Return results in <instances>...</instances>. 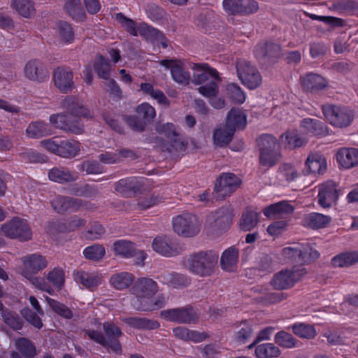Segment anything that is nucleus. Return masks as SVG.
<instances>
[{
    "mask_svg": "<svg viewBox=\"0 0 358 358\" xmlns=\"http://www.w3.org/2000/svg\"><path fill=\"white\" fill-rule=\"evenodd\" d=\"M157 292V285L153 280L145 278L138 279L133 287V293L136 298L133 306L143 310L160 308L165 303L166 299L161 297L153 303L152 297Z\"/></svg>",
    "mask_w": 358,
    "mask_h": 358,
    "instance_id": "f257e3e1",
    "label": "nucleus"
},
{
    "mask_svg": "<svg viewBox=\"0 0 358 358\" xmlns=\"http://www.w3.org/2000/svg\"><path fill=\"white\" fill-rule=\"evenodd\" d=\"M173 231L182 237H193L197 235L202 227V222L194 214L184 213L172 219Z\"/></svg>",
    "mask_w": 358,
    "mask_h": 358,
    "instance_id": "f03ea898",
    "label": "nucleus"
},
{
    "mask_svg": "<svg viewBox=\"0 0 358 358\" xmlns=\"http://www.w3.org/2000/svg\"><path fill=\"white\" fill-rule=\"evenodd\" d=\"M283 259L292 263L305 264L319 258L320 253L309 245H294L282 250Z\"/></svg>",
    "mask_w": 358,
    "mask_h": 358,
    "instance_id": "7ed1b4c3",
    "label": "nucleus"
},
{
    "mask_svg": "<svg viewBox=\"0 0 358 358\" xmlns=\"http://www.w3.org/2000/svg\"><path fill=\"white\" fill-rule=\"evenodd\" d=\"M236 73L243 85L250 90L258 88L262 83V76L250 62L240 59L236 64Z\"/></svg>",
    "mask_w": 358,
    "mask_h": 358,
    "instance_id": "20e7f679",
    "label": "nucleus"
},
{
    "mask_svg": "<svg viewBox=\"0 0 358 358\" xmlns=\"http://www.w3.org/2000/svg\"><path fill=\"white\" fill-rule=\"evenodd\" d=\"M322 110L327 120L335 127H346L353 119L352 111L343 106L327 105Z\"/></svg>",
    "mask_w": 358,
    "mask_h": 358,
    "instance_id": "39448f33",
    "label": "nucleus"
},
{
    "mask_svg": "<svg viewBox=\"0 0 358 358\" xmlns=\"http://www.w3.org/2000/svg\"><path fill=\"white\" fill-rule=\"evenodd\" d=\"M1 234L10 238L24 241L31 239L32 235L27 222L18 217L13 218L1 225Z\"/></svg>",
    "mask_w": 358,
    "mask_h": 358,
    "instance_id": "423d86ee",
    "label": "nucleus"
},
{
    "mask_svg": "<svg viewBox=\"0 0 358 358\" xmlns=\"http://www.w3.org/2000/svg\"><path fill=\"white\" fill-rule=\"evenodd\" d=\"M116 20L131 35L137 36L139 34L145 37L154 36L156 40L161 42L163 47H166V43L164 41L162 34L156 29L150 27L146 24H141L136 27L134 21L127 18L121 13L116 15Z\"/></svg>",
    "mask_w": 358,
    "mask_h": 358,
    "instance_id": "0eeeda50",
    "label": "nucleus"
},
{
    "mask_svg": "<svg viewBox=\"0 0 358 358\" xmlns=\"http://www.w3.org/2000/svg\"><path fill=\"white\" fill-rule=\"evenodd\" d=\"M217 259L206 253L201 252L191 256L187 262L188 269L199 275H208L213 271Z\"/></svg>",
    "mask_w": 358,
    "mask_h": 358,
    "instance_id": "6e6552de",
    "label": "nucleus"
},
{
    "mask_svg": "<svg viewBox=\"0 0 358 358\" xmlns=\"http://www.w3.org/2000/svg\"><path fill=\"white\" fill-rule=\"evenodd\" d=\"M306 273L303 268H297L294 270L284 269L276 273L271 285L276 289H285L292 287Z\"/></svg>",
    "mask_w": 358,
    "mask_h": 358,
    "instance_id": "1a4fd4ad",
    "label": "nucleus"
},
{
    "mask_svg": "<svg viewBox=\"0 0 358 358\" xmlns=\"http://www.w3.org/2000/svg\"><path fill=\"white\" fill-rule=\"evenodd\" d=\"M103 329L108 337V341H106L101 334L95 331L88 330L87 334L91 339L103 346H108L115 352H119L121 350V347L115 338L121 335L120 329L113 324L110 323H105Z\"/></svg>",
    "mask_w": 358,
    "mask_h": 358,
    "instance_id": "9d476101",
    "label": "nucleus"
},
{
    "mask_svg": "<svg viewBox=\"0 0 358 358\" xmlns=\"http://www.w3.org/2000/svg\"><path fill=\"white\" fill-rule=\"evenodd\" d=\"M262 144L260 163L265 166L274 165L280 158L276 140L272 136H264L260 138Z\"/></svg>",
    "mask_w": 358,
    "mask_h": 358,
    "instance_id": "9b49d317",
    "label": "nucleus"
},
{
    "mask_svg": "<svg viewBox=\"0 0 358 358\" xmlns=\"http://www.w3.org/2000/svg\"><path fill=\"white\" fill-rule=\"evenodd\" d=\"M327 169L326 157L317 152L310 153L306 161L303 172L305 175H322Z\"/></svg>",
    "mask_w": 358,
    "mask_h": 358,
    "instance_id": "f8f14e48",
    "label": "nucleus"
},
{
    "mask_svg": "<svg viewBox=\"0 0 358 358\" xmlns=\"http://www.w3.org/2000/svg\"><path fill=\"white\" fill-rule=\"evenodd\" d=\"M335 157L338 167L341 169L348 170L358 166V148H341L336 150Z\"/></svg>",
    "mask_w": 358,
    "mask_h": 358,
    "instance_id": "ddd939ff",
    "label": "nucleus"
},
{
    "mask_svg": "<svg viewBox=\"0 0 358 358\" xmlns=\"http://www.w3.org/2000/svg\"><path fill=\"white\" fill-rule=\"evenodd\" d=\"M219 80L211 79L209 82L202 85L198 89L199 92L209 100L210 104L215 108L219 109L224 107V100L219 96Z\"/></svg>",
    "mask_w": 358,
    "mask_h": 358,
    "instance_id": "4468645a",
    "label": "nucleus"
},
{
    "mask_svg": "<svg viewBox=\"0 0 358 358\" xmlns=\"http://www.w3.org/2000/svg\"><path fill=\"white\" fill-rule=\"evenodd\" d=\"M318 202L323 208H329L338 199L337 185L333 181H327L318 186Z\"/></svg>",
    "mask_w": 358,
    "mask_h": 358,
    "instance_id": "2eb2a0df",
    "label": "nucleus"
},
{
    "mask_svg": "<svg viewBox=\"0 0 358 358\" xmlns=\"http://www.w3.org/2000/svg\"><path fill=\"white\" fill-rule=\"evenodd\" d=\"M158 132L166 137L170 143V146H167L166 150L171 152L173 150H182L185 148V143L182 140L176 131L175 126L171 123L162 124L157 128Z\"/></svg>",
    "mask_w": 358,
    "mask_h": 358,
    "instance_id": "dca6fc26",
    "label": "nucleus"
},
{
    "mask_svg": "<svg viewBox=\"0 0 358 358\" xmlns=\"http://www.w3.org/2000/svg\"><path fill=\"white\" fill-rule=\"evenodd\" d=\"M161 65L171 69L173 79L178 83L187 85L190 80V74L185 71L183 63L180 61L164 59L161 61Z\"/></svg>",
    "mask_w": 358,
    "mask_h": 358,
    "instance_id": "f3484780",
    "label": "nucleus"
},
{
    "mask_svg": "<svg viewBox=\"0 0 358 358\" xmlns=\"http://www.w3.org/2000/svg\"><path fill=\"white\" fill-rule=\"evenodd\" d=\"M47 266L48 262L42 255L38 254L29 255L24 258L22 274L27 278H30L31 275L39 272Z\"/></svg>",
    "mask_w": 358,
    "mask_h": 358,
    "instance_id": "a211bd4d",
    "label": "nucleus"
},
{
    "mask_svg": "<svg viewBox=\"0 0 358 358\" xmlns=\"http://www.w3.org/2000/svg\"><path fill=\"white\" fill-rule=\"evenodd\" d=\"M299 131L308 138L310 136H324L329 134L328 128L324 123L311 118H306L301 122Z\"/></svg>",
    "mask_w": 358,
    "mask_h": 358,
    "instance_id": "6ab92c4d",
    "label": "nucleus"
},
{
    "mask_svg": "<svg viewBox=\"0 0 358 358\" xmlns=\"http://www.w3.org/2000/svg\"><path fill=\"white\" fill-rule=\"evenodd\" d=\"M241 180L232 173L222 174L217 180L215 190L222 196H227L234 192L241 185Z\"/></svg>",
    "mask_w": 358,
    "mask_h": 358,
    "instance_id": "aec40b11",
    "label": "nucleus"
},
{
    "mask_svg": "<svg viewBox=\"0 0 358 358\" xmlns=\"http://www.w3.org/2000/svg\"><path fill=\"white\" fill-rule=\"evenodd\" d=\"M50 122L55 128L69 131L76 134H80L83 131V126L78 121L71 120L64 115L57 114L50 117Z\"/></svg>",
    "mask_w": 358,
    "mask_h": 358,
    "instance_id": "412c9836",
    "label": "nucleus"
},
{
    "mask_svg": "<svg viewBox=\"0 0 358 358\" xmlns=\"http://www.w3.org/2000/svg\"><path fill=\"white\" fill-rule=\"evenodd\" d=\"M308 138L302 135L299 131L292 129L283 133L280 138V145L287 149L292 150L306 145Z\"/></svg>",
    "mask_w": 358,
    "mask_h": 358,
    "instance_id": "4be33fe9",
    "label": "nucleus"
},
{
    "mask_svg": "<svg viewBox=\"0 0 358 358\" xmlns=\"http://www.w3.org/2000/svg\"><path fill=\"white\" fill-rule=\"evenodd\" d=\"M192 69V82L196 85L203 83L209 79L219 80L217 71L207 64H194Z\"/></svg>",
    "mask_w": 358,
    "mask_h": 358,
    "instance_id": "5701e85b",
    "label": "nucleus"
},
{
    "mask_svg": "<svg viewBox=\"0 0 358 358\" xmlns=\"http://www.w3.org/2000/svg\"><path fill=\"white\" fill-rule=\"evenodd\" d=\"M231 223V213L227 208H221L208 215L205 225L208 227L222 228Z\"/></svg>",
    "mask_w": 358,
    "mask_h": 358,
    "instance_id": "b1692460",
    "label": "nucleus"
},
{
    "mask_svg": "<svg viewBox=\"0 0 358 358\" xmlns=\"http://www.w3.org/2000/svg\"><path fill=\"white\" fill-rule=\"evenodd\" d=\"M54 82L60 91L67 92L73 87L72 72L63 67L57 68L54 73Z\"/></svg>",
    "mask_w": 358,
    "mask_h": 358,
    "instance_id": "393cba45",
    "label": "nucleus"
},
{
    "mask_svg": "<svg viewBox=\"0 0 358 358\" xmlns=\"http://www.w3.org/2000/svg\"><path fill=\"white\" fill-rule=\"evenodd\" d=\"M24 74L29 80H40L47 76V71L39 60L31 59L25 64Z\"/></svg>",
    "mask_w": 358,
    "mask_h": 358,
    "instance_id": "a878e982",
    "label": "nucleus"
},
{
    "mask_svg": "<svg viewBox=\"0 0 358 358\" xmlns=\"http://www.w3.org/2000/svg\"><path fill=\"white\" fill-rule=\"evenodd\" d=\"M162 316L171 321L190 322L195 318L192 309H171L162 312Z\"/></svg>",
    "mask_w": 358,
    "mask_h": 358,
    "instance_id": "bb28decb",
    "label": "nucleus"
},
{
    "mask_svg": "<svg viewBox=\"0 0 358 358\" xmlns=\"http://www.w3.org/2000/svg\"><path fill=\"white\" fill-rule=\"evenodd\" d=\"M152 248L157 253L171 257L178 253L177 247L166 237H157L152 242Z\"/></svg>",
    "mask_w": 358,
    "mask_h": 358,
    "instance_id": "cd10ccee",
    "label": "nucleus"
},
{
    "mask_svg": "<svg viewBox=\"0 0 358 358\" xmlns=\"http://www.w3.org/2000/svg\"><path fill=\"white\" fill-rule=\"evenodd\" d=\"M234 130L227 124L219 125L214 130L213 139L217 146L223 147L231 140Z\"/></svg>",
    "mask_w": 358,
    "mask_h": 358,
    "instance_id": "c85d7f7f",
    "label": "nucleus"
},
{
    "mask_svg": "<svg viewBox=\"0 0 358 358\" xmlns=\"http://www.w3.org/2000/svg\"><path fill=\"white\" fill-rule=\"evenodd\" d=\"M293 206L287 201L272 204L264 210V215L269 218L281 217L293 212Z\"/></svg>",
    "mask_w": 358,
    "mask_h": 358,
    "instance_id": "c756f323",
    "label": "nucleus"
},
{
    "mask_svg": "<svg viewBox=\"0 0 358 358\" xmlns=\"http://www.w3.org/2000/svg\"><path fill=\"white\" fill-rule=\"evenodd\" d=\"M29 302L32 307L36 310L37 315L30 314V310L28 309L23 310L22 313L29 322L36 328L40 329L42 327L43 324L39 316H43L44 315L43 311L41 308L38 300L34 296H31L29 297Z\"/></svg>",
    "mask_w": 358,
    "mask_h": 358,
    "instance_id": "7c9ffc66",
    "label": "nucleus"
},
{
    "mask_svg": "<svg viewBox=\"0 0 358 358\" xmlns=\"http://www.w3.org/2000/svg\"><path fill=\"white\" fill-rule=\"evenodd\" d=\"M226 124L234 130L243 129L247 124L246 114L241 109H231L228 113Z\"/></svg>",
    "mask_w": 358,
    "mask_h": 358,
    "instance_id": "2f4dec72",
    "label": "nucleus"
},
{
    "mask_svg": "<svg viewBox=\"0 0 358 358\" xmlns=\"http://www.w3.org/2000/svg\"><path fill=\"white\" fill-rule=\"evenodd\" d=\"M238 259V251L236 248L231 247L225 250L221 257L222 268L227 271H234L237 266Z\"/></svg>",
    "mask_w": 358,
    "mask_h": 358,
    "instance_id": "473e14b6",
    "label": "nucleus"
},
{
    "mask_svg": "<svg viewBox=\"0 0 358 358\" xmlns=\"http://www.w3.org/2000/svg\"><path fill=\"white\" fill-rule=\"evenodd\" d=\"M65 106L76 116L92 118L94 115L92 110L83 106L77 99L73 97H70L66 100Z\"/></svg>",
    "mask_w": 358,
    "mask_h": 358,
    "instance_id": "72a5a7b5",
    "label": "nucleus"
},
{
    "mask_svg": "<svg viewBox=\"0 0 358 358\" xmlns=\"http://www.w3.org/2000/svg\"><path fill=\"white\" fill-rule=\"evenodd\" d=\"M74 278L78 282L84 287L92 288L101 283V275L96 273H87L85 271H77Z\"/></svg>",
    "mask_w": 358,
    "mask_h": 358,
    "instance_id": "f704fd0d",
    "label": "nucleus"
},
{
    "mask_svg": "<svg viewBox=\"0 0 358 358\" xmlns=\"http://www.w3.org/2000/svg\"><path fill=\"white\" fill-rule=\"evenodd\" d=\"M174 335L182 340L201 342L204 341L208 335L205 332L190 331L185 327H177L173 329Z\"/></svg>",
    "mask_w": 358,
    "mask_h": 358,
    "instance_id": "c9c22d12",
    "label": "nucleus"
},
{
    "mask_svg": "<svg viewBox=\"0 0 358 358\" xmlns=\"http://www.w3.org/2000/svg\"><path fill=\"white\" fill-rule=\"evenodd\" d=\"M11 7L21 16L29 18L35 13L34 3L30 0H13Z\"/></svg>",
    "mask_w": 358,
    "mask_h": 358,
    "instance_id": "e433bc0d",
    "label": "nucleus"
},
{
    "mask_svg": "<svg viewBox=\"0 0 358 358\" xmlns=\"http://www.w3.org/2000/svg\"><path fill=\"white\" fill-rule=\"evenodd\" d=\"M331 222V217L320 213H311L304 220V223L312 229H320L327 227Z\"/></svg>",
    "mask_w": 358,
    "mask_h": 358,
    "instance_id": "4c0bfd02",
    "label": "nucleus"
},
{
    "mask_svg": "<svg viewBox=\"0 0 358 358\" xmlns=\"http://www.w3.org/2000/svg\"><path fill=\"white\" fill-rule=\"evenodd\" d=\"M281 354L280 349L273 343H267L256 347L255 355L257 358H275Z\"/></svg>",
    "mask_w": 358,
    "mask_h": 358,
    "instance_id": "58836bf2",
    "label": "nucleus"
},
{
    "mask_svg": "<svg viewBox=\"0 0 358 358\" xmlns=\"http://www.w3.org/2000/svg\"><path fill=\"white\" fill-rule=\"evenodd\" d=\"M134 276L127 272L115 273L110 277V285L117 289L127 288L134 281Z\"/></svg>",
    "mask_w": 358,
    "mask_h": 358,
    "instance_id": "ea45409f",
    "label": "nucleus"
},
{
    "mask_svg": "<svg viewBox=\"0 0 358 358\" xmlns=\"http://www.w3.org/2000/svg\"><path fill=\"white\" fill-rule=\"evenodd\" d=\"M140 88L144 94L156 100L159 104L164 106L169 105V101L164 94L159 90L155 89L152 84L148 83H141Z\"/></svg>",
    "mask_w": 358,
    "mask_h": 358,
    "instance_id": "a19ab883",
    "label": "nucleus"
},
{
    "mask_svg": "<svg viewBox=\"0 0 358 358\" xmlns=\"http://www.w3.org/2000/svg\"><path fill=\"white\" fill-rule=\"evenodd\" d=\"M280 47L273 43H260L255 49V55L261 59L266 56L276 57L279 55Z\"/></svg>",
    "mask_w": 358,
    "mask_h": 358,
    "instance_id": "79ce46f5",
    "label": "nucleus"
},
{
    "mask_svg": "<svg viewBox=\"0 0 358 358\" xmlns=\"http://www.w3.org/2000/svg\"><path fill=\"white\" fill-rule=\"evenodd\" d=\"M57 36L61 41L70 43L73 40V34L71 27L65 22H59L55 28Z\"/></svg>",
    "mask_w": 358,
    "mask_h": 358,
    "instance_id": "37998d69",
    "label": "nucleus"
},
{
    "mask_svg": "<svg viewBox=\"0 0 358 358\" xmlns=\"http://www.w3.org/2000/svg\"><path fill=\"white\" fill-rule=\"evenodd\" d=\"M48 177L52 181L63 182L76 180L77 175L76 173H71L64 169L54 168L50 171Z\"/></svg>",
    "mask_w": 358,
    "mask_h": 358,
    "instance_id": "c03bdc74",
    "label": "nucleus"
},
{
    "mask_svg": "<svg viewBox=\"0 0 358 358\" xmlns=\"http://www.w3.org/2000/svg\"><path fill=\"white\" fill-rule=\"evenodd\" d=\"M225 90L227 95L234 103H243L245 101V92L238 85L230 83L226 86Z\"/></svg>",
    "mask_w": 358,
    "mask_h": 358,
    "instance_id": "a18cd8bd",
    "label": "nucleus"
},
{
    "mask_svg": "<svg viewBox=\"0 0 358 358\" xmlns=\"http://www.w3.org/2000/svg\"><path fill=\"white\" fill-rule=\"evenodd\" d=\"M327 83L323 77L317 74L309 73L303 78V84L307 89H322Z\"/></svg>",
    "mask_w": 358,
    "mask_h": 358,
    "instance_id": "49530a36",
    "label": "nucleus"
},
{
    "mask_svg": "<svg viewBox=\"0 0 358 358\" xmlns=\"http://www.w3.org/2000/svg\"><path fill=\"white\" fill-rule=\"evenodd\" d=\"M259 215V214L255 211H248L243 213L240 221V228L244 231L251 230L257 224Z\"/></svg>",
    "mask_w": 358,
    "mask_h": 358,
    "instance_id": "de8ad7c7",
    "label": "nucleus"
},
{
    "mask_svg": "<svg viewBox=\"0 0 358 358\" xmlns=\"http://www.w3.org/2000/svg\"><path fill=\"white\" fill-rule=\"evenodd\" d=\"M113 250L117 255L124 257H132L135 252L133 243L125 240L115 241L113 244Z\"/></svg>",
    "mask_w": 358,
    "mask_h": 358,
    "instance_id": "09e8293b",
    "label": "nucleus"
},
{
    "mask_svg": "<svg viewBox=\"0 0 358 358\" xmlns=\"http://www.w3.org/2000/svg\"><path fill=\"white\" fill-rule=\"evenodd\" d=\"M293 332L298 336L304 338H312L316 335L313 326L304 323H296L292 326Z\"/></svg>",
    "mask_w": 358,
    "mask_h": 358,
    "instance_id": "8fccbe9b",
    "label": "nucleus"
},
{
    "mask_svg": "<svg viewBox=\"0 0 358 358\" xmlns=\"http://www.w3.org/2000/svg\"><path fill=\"white\" fill-rule=\"evenodd\" d=\"M52 207L58 212L69 209H76L79 206L77 201L64 197H58L52 202Z\"/></svg>",
    "mask_w": 358,
    "mask_h": 358,
    "instance_id": "3c124183",
    "label": "nucleus"
},
{
    "mask_svg": "<svg viewBox=\"0 0 358 358\" xmlns=\"http://www.w3.org/2000/svg\"><path fill=\"white\" fill-rule=\"evenodd\" d=\"M133 154L131 151L124 150L120 151L117 154L112 152H106L100 155V159L106 164L116 163L122 158L131 157Z\"/></svg>",
    "mask_w": 358,
    "mask_h": 358,
    "instance_id": "603ef678",
    "label": "nucleus"
},
{
    "mask_svg": "<svg viewBox=\"0 0 358 358\" xmlns=\"http://www.w3.org/2000/svg\"><path fill=\"white\" fill-rule=\"evenodd\" d=\"M105 248L101 245H93L87 247L83 250L85 257L94 261L101 259L105 255Z\"/></svg>",
    "mask_w": 358,
    "mask_h": 358,
    "instance_id": "864d4df0",
    "label": "nucleus"
},
{
    "mask_svg": "<svg viewBox=\"0 0 358 358\" xmlns=\"http://www.w3.org/2000/svg\"><path fill=\"white\" fill-rule=\"evenodd\" d=\"M26 133L31 138H38L50 134L45 125L43 122H39L30 124L26 130Z\"/></svg>",
    "mask_w": 358,
    "mask_h": 358,
    "instance_id": "5fc2aeb1",
    "label": "nucleus"
},
{
    "mask_svg": "<svg viewBox=\"0 0 358 358\" xmlns=\"http://www.w3.org/2000/svg\"><path fill=\"white\" fill-rule=\"evenodd\" d=\"M275 342L280 346L285 348H292L296 345V340L289 334L280 331L275 336Z\"/></svg>",
    "mask_w": 358,
    "mask_h": 358,
    "instance_id": "6e6d98bb",
    "label": "nucleus"
},
{
    "mask_svg": "<svg viewBox=\"0 0 358 358\" xmlns=\"http://www.w3.org/2000/svg\"><path fill=\"white\" fill-rule=\"evenodd\" d=\"M80 150V144L76 141L62 142L60 156L68 157L75 156Z\"/></svg>",
    "mask_w": 358,
    "mask_h": 358,
    "instance_id": "4d7b16f0",
    "label": "nucleus"
},
{
    "mask_svg": "<svg viewBox=\"0 0 358 358\" xmlns=\"http://www.w3.org/2000/svg\"><path fill=\"white\" fill-rule=\"evenodd\" d=\"M94 68L99 77L108 79L110 71V64L102 57L96 59Z\"/></svg>",
    "mask_w": 358,
    "mask_h": 358,
    "instance_id": "13d9d810",
    "label": "nucleus"
},
{
    "mask_svg": "<svg viewBox=\"0 0 358 358\" xmlns=\"http://www.w3.org/2000/svg\"><path fill=\"white\" fill-rule=\"evenodd\" d=\"M357 260L355 254H342L334 257L331 262L334 266L343 267L352 264Z\"/></svg>",
    "mask_w": 358,
    "mask_h": 358,
    "instance_id": "bf43d9fd",
    "label": "nucleus"
},
{
    "mask_svg": "<svg viewBox=\"0 0 358 358\" xmlns=\"http://www.w3.org/2000/svg\"><path fill=\"white\" fill-rule=\"evenodd\" d=\"M16 347L26 357H33L36 352L33 345L25 338H20L16 342Z\"/></svg>",
    "mask_w": 358,
    "mask_h": 358,
    "instance_id": "052dcab7",
    "label": "nucleus"
},
{
    "mask_svg": "<svg viewBox=\"0 0 358 358\" xmlns=\"http://www.w3.org/2000/svg\"><path fill=\"white\" fill-rule=\"evenodd\" d=\"M47 278L54 286L61 287L64 282V273L62 268H55L48 273Z\"/></svg>",
    "mask_w": 358,
    "mask_h": 358,
    "instance_id": "680f3d73",
    "label": "nucleus"
},
{
    "mask_svg": "<svg viewBox=\"0 0 358 358\" xmlns=\"http://www.w3.org/2000/svg\"><path fill=\"white\" fill-rule=\"evenodd\" d=\"M129 323L132 327L140 329H154L159 327L157 322L143 318H131L129 320Z\"/></svg>",
    "mask_w": 358,
    "mask_h": 358,
    "instance_id": "e2e57ef3",
    "label": "nucleus"
},
{
    "mask_svg": "<svg viewBox=\"0 0 358 358\" xmlns=\"http://www.w3.org/2000/svg\"><path fill=\"white\" fill-rule=\"evenodd\" d=\"M136 113L139 117L144 120H152L155 115V108L147 103H143L136 108Z\"/></svg>",
    "mask_w": 358,
    "mask_h": 358,
    "instance_id": "0e129e2a",
    "label": "nucleus"
},
{
    "mask_svg": "<svg viewBox=\"0 0 358 358\" xmlns=\"http://www.w3.org/2000/svg\"><path fill=\"white\" fill-rule=\"evenodd\" d=\"M47 301L52 309L58 315L66 318H70L72 316L71 310L63 304L49 298L47 299Z\"/></svg>",
    "mask_w": 358,
    "mask_h": 358,
    "instance_id": "69168bd1",
    "label": "nucleus"
},
{
    "mask_svg": "<svg viewBox=\"0 0 358 358\" xmlns=\"http://www.w3.org/2000/svg\"><path fill=\"white\" fill-rule=\"evenodd\" d=\"M64 7L69 15L77 20L79 19L80 15L82 13L79 0H68Z\"/></svg>",
    "mask_w": 358,
    "mask_h": 358,
    "instance_id": "338daca9",
    "label": "nucleus"
},
{
    "mask_svg": "<svg viewBox=\"0 0 358 358\" xmlns=\"http://www.w3.org/2000/svg\"><path fill=\"white\" fill-rule=\"evenodd\" d=\"M242 0H223L224 10L229 14H240Z\"/></svg>",
    "mask_w": 358,
    "mask_h": 358,
    "instance_id": "774afa93",
    "label": "nucleus"
}]
</instances>
